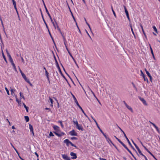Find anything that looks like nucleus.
<instances>
[{
    "instance_id": "nucleus-1",
    "label": "nucleus",
    "mask_w": 160,
    "mask_h": 160,
    "mask_svg": "<svg viewBox=\"0 0 160 160\" xmlns=\"http://www.w3.org/2000/svg\"><path fill=\"white\" fill-rule=\"evenodd\" d=\"M64 142L66 144L67 146H68L69 145V144H70L72 146L75 147L76 148H77V147L73 144L72 142H71L69 140L67 139H66L64 141Z\"/></svg>"
},
{
    "instance_id": "nucleus-2",
    "label": "nucleus",
    "mask_w": 160,
    "mask_h": 160,
    "mask_svg": "<svg viewBox=\"0 0 160 160\" xmlns=\"http://www.w3.org/2000/svg\"><path fill=\"white\" fill-rule=\"evenodd\" d=\"M124 136L125 137V138H126V140H127V141H128V142L129 145L131 146V147H132V149L133 150H134L137 153V154L138 155V152H137V151L132 146V144H131L130 141L128 139V138H127V137L126 136V135L125 133H124Z\"/></svg>"
},
{
    "instance_id": "nucleus-3",
    "label": "nucleus",
    "mask_w": 160,
    "mask_h": 160,
    "mask_svg": "<svg viewBox=\"0 0 160 160\" xmlns=\"http://www.w3.org/2000/svg\"><path fill=\"white\" fill-rule=\"evenodd\" d=\"M132 141L133 144L135 145L136 148L137 149L139 153L141 155H143V154L142 153L141 151L139 148V147H138V146L136 145V144L133 141L132 139Z\"/></svg>"
},
{
    "instance_id": "nucleus-4",
    "label": "nucleus",
    "mask_w": 160,
    "mask_h": 160,
    "mask_svg": "<svg viewBox=\"0 0 160 160\" xmlns=\"http://www.w3.org/2000/svg\"><path fill=\"white\" fill-rule=\"evenodd\" d=\"M94 122H95L97 127L99 129V130H100L101 132L103 134V136H104L105 137H106V136H107L102 131L101 129V128H100L98 126V123L96 121L95 119H94Z\"/></svg>"
},
{
    "instance_id": "nucleus-5",
    "label": "nucleus",
    "mask_w": 160,
    "mask_h": 160,
    "mask_svg": "<svg viewBox=\"0 0 160 160\" xmlns=\"http://www.w3.org/2000/svg\"><path fill=\"white\" fill-rule=\"evenodd\" d=\"M42 1L43 2V5L44 6V8H45V10H46V12H47V13L49 17L50 18V19H52V18L50 15V14H49L48 11V10L47 9V8L46 6V5L45 4V3H44V0H42Z\"/></svg>"
},
{
    "instance_id": "nucleus-6",
    "label": "nucleus",
    "mask_w": 160,
    "mask_h": 160,
    "mask_svg": "<svg viewBox=\"0 0 160 160\" xmlns=\"http://www.w3.org/2000/svg\"><path fill=\"white\" fill-rule=\"evenodd\" d=\"M106 139L107 140V141L109 143V142L112 143V144L114 147L117 150H118V149L117 147L112 142V141L111 140V139L108 137L107 136L106 137H105Z\"/></svg>"
},
{
    "instance_id": "nucleus-7",
    "label": "nucleus",
    "mask_w": 160,
    "mask_h": 160,
    "mask_svg": "<svg viewBox=\"0 0 160 160\" xmlns=\"http://www.w3.org/2000/svg\"><path fill=\"white\" fill-rule=\"evenodd\" d=\"M69 134L72 136H77L78 134L74 130H72V131L69 132Z\"/></svg>"
},
{
    "instance_id": "nucleus-8",
    "label": "nucleus",
    "mask_w": 160,
    "mask_h": 160,
    "mask_svg": "<svg viewBox=\"0 0 160 160\" xmlns=\"http://www.w3.org/2000/svg\"><path fill=\"white\" fill-rule=\"evenodd\" d=\"M70 155L71 156H72L71 157V158L72 159H76L77 158L76 154L73 152H71Z\"/></svg>"
},
{
    "instance_id": "nucleus-9",
    "label": "nucleus",
    "mask_w": 160,
    "mask_h": 160,
    "mask_svg": "<svg viewBox=\"0 0 160 160\" xmlns=\"http://www.w3.org/2000/svg\"><path fill=\"white\" fill-rule=\"evenodd\" d=\"M141 75L142 76L144 79V81H146L147 82H148V81L147 78L145 77V76L144 74L143 73V72L142 70H141Z\"/></svg>"
},
{
    "instance_id": "nucleus-10",
    "label": "nucleus",
    "mask_w": 160,
    "mask_h": 160,
    "mask_svg": "<svg viewBox=\"0 0 160 160\" xmlns=\"http://www.w3.org/2000/svg\"><path fill=\"white\" fill-rule=\"evenodd\" d=\"M62 158L65 160H70V158L67 155L62 154Z\"/></svg>"
},
{
    "instance_id": "nucleus-11",
    "label": "nucleus",
    "mask_w": 160,
    "mask_h": 160,
    "mask_svg": "<svg viewBox=\"0 0 160 160\" xmlns=\"http://www.w3.org/2000/svg\"><path fill=\"white\" fill-rule=\"evenodd\" d=\"M76 128L79 130H81L82 131L83 130V129L82 126L81 125H79L78 123H77Z\"/></svg>"
},
{
    "instance_id": "nucleus-12",
    "label": "nucleus",
    "mask_w": 160,
    "mask_h": 160,
    "mask_svg": "<svg viewBox=\"0 0 160 160\" xmlns=\"http://www.w3.org/2000/svg\"><path fill=\"white\" fill-rule=\"evenodd\" d=\"M71 94H72V97L74 99V102L76 103L77 105L78 106H80L79 104V103L78 102V101L77 100L76 98H75V96L72 93H71Z\"/></svg>"
},
{
    "instance_id": "nucleus-13",
    "label": "nucleus",
    "mask_w": 160,
    "mask_h": 160,
    "mask_svg": "<svg viewBox=\"0 0 160 160\" xmlns=\"http://www.w3.org/2000/svg\"><path fill=\"white\" fill-rule=\"evenodd\" d=\"M40 11H41V15H42V18L43 19V21H44V23H45V24L46 25V28H47L48 29V25L46 23V22L44 18H43V15L42 14V11H41V9H40Z\"/></svg>"
},
{
    "instance_id": "nucleus-14",
    "label": "nucleus",
    "mask_w": 160,
    "mask_h": 160,
    "mask_svg": "<svg viewBox=\"0 0 160 160\" xmlns=\"http://www.w3.org/2000/svg\"><path fill=\"white\" fill-rule=\"evenodd\" d=\"M139 98L140 100L142 101V102L144 105H147V104L146 103V102L143 98H141V97H139Z\"/></svg>"
},
{
    "instance_id": "nucleus-15",
    "label": "nucleus",
    "mask_w": 160,
    "mask_h": 160,
    "mask_svg": "<svg viewBox=\"0 0 160 160\" xmlns=\"http://www.w3.org/2000/svg\"><path fill=\"white\" fill-rule=\"evenodd\" d=\"M53 132L58 137H61L62 136V135H64V133L63 132H62L61 133H58L57 132Z\"/></svg>"
},
{
    "instance_id": "nucleus-16",
    "label": "nucleus",
    "mask_w": 160,
    "mask_h": 160,
    "mask_svg": "<svg viewBox=\"0 0 160 160\" xmlns=\"http://www.w3.org/2000/svg\"><path fill=\"white\" fill-rule=\"evenodd\" d=\"M145 70L146 74H147V75L149 77L151 81V79L152 78L151 76V75L149 72L146 69H145Z\"/></svg>"
},
{
    "instance_id": "nucleus-17",
    "label": "nucleus",
    "mask_w": 160,
    "mask_h": 160,
    "mask_svg": "<svg viewBox=\"0 0 160 160\" xmlns=\"http://www.w3.org/2000/svg\"><path fill=\"white\" fill-rule=\"evenodd\" d=\"M48 74H49L48 73V72H47V70H46L45 74H46V76L47 78L48 79V82H49V83H50V80H49V77Z\"/></svg>"
},
{
    "instance_id": "nucleus-18",
    "label": "nucleus",
    "mask_w": 160,
    "mask_h": 160,
    "mask_svg": "<svg viewBox=\"0 0 160 160\" xmlns=\"http://www.w3.org/2000/svg\"><path fill=\"white\" fill-rule=\"evenodd\" d=\"M140 27H141V28H142V31L143 32V33L145 36V37L146 38H147V36H146V35L145 33V32H144V29H143V26H142V25L141 24H140Z\"/></svg>"
},
{
    "instance_id": "nucleus-19",
    "label": "nucleus",
    "mask_w": 160,
    "mask_h": 160,
    "mask_svg": "<svg viewBox=\"0 0 160 160\" xmlns=\"http://www.w3.org/2000/svg\"><path fill=\"white\" fill-rule=\"evenodd\" d=\"M125 106L129 110H130L131 112H133L132 109L131 107L129 106L127 103H125Z\"/></svg>"
},
{
    "instance_id": "nucleus-20",
    "label": "nucleus",
    "mask_w": 160,
    "mask_h": 160,
    "mask_svg": "<svg viewBox=\"0 0 160 160\" xmlns=\"http://www.w3.org/2000/svg\"><path fill=\"white\" fill-rule=\"evenodd\" d=\"M55 22V23H56V25H57V28L58 29V30L60 32V33L61 34H62V32L61 31V30L60 29V28H59V27L58 25V24L57 23V22H56V21H55V20L54 19Z\"/></svg>"
},
{
    "instance_id": "nucleus-21",
    "label": "nucleus",
    "mask_w": 160,
    "mask_h": 160,
    "mask_svg": "<svg viewBox=\"0 0 160 160\" xmlns=\"http://www.w3.org/2000/svg\"><path fill=\"white\" fill-rule=\"evenodd\" d=\"M2 56L3 58L4 59V60L6 62V63H7V60L6 58L5 57V55H4V53L3 52V50L2 49Z\"/></svg>"
},
{
    "instance_id": "nucleus-22",
    "label": "nucleus",
    "mask_w": 160,
    "mask_h": 160,
    "mask_svg": "<svg viewBox=\"0 0 160 160\" xmlns=\"http://www.w3.org/2000/svg\"><path fill=\"white\" fill-rule=\"evenodd\" d=\"M0 21L1 22L2 25V27H3V31H4V32H5V28H4V25H3V22H2V18L1 17V16H0Z\"/></svg>"
},
{
    "instance_id": "nucleus-23",
    "label": "nucleus",
    "mask_w": 160,
    "mask_h": 160,
    "mask_svg": "<svg viewBox=\"0 0 160 160\" xmlns=\"http://www.w3.org/2000/svg\"><path fill=\"white\" fill-rule=\"evenodd\" d=\"M78 107L82 111V112L84 114V115H85V116L86 117H88V116L86 114V113H85V112H84V111H83V109H82V108L80 106H78Z\"/></svg>"
},
{
    "instance_id": "nucleus-24",
    "label": "nucleus",
    "mask_w": 160,
    "mask_h": 160,
    "mask_svg": "<svg viewBox=\"0 0 160 160\" xmlns=\"http://www.w3.org/2000/svg\"><path fill=\"white\" fill-rule=\"evenodd\" d=\"M71 14H72V18H73V19H74V21L76 22V25H77V27H78V29L79 30V31L80 32V33H81L80 31V29H79V28H78V25H77V23L76 22V21L75 19V18H74V16H73V15L72 14V12H71Z\"/></svg>"
},
{
    "instance_id": "nucleus-25",
    "label": "nucleus",
    "mask_w": 160,
    "mask_h": 160,
    "mask_svg": "<svg viewBox=\"0 0 160 160\" xmlns=\"http://www.w3.org/2000/svg\"><path fill=\"white\" fill-rule=\"evenodd\" d=\"M20 72L22 75V76L23 78H25L26 75H25L22 72V70H21L20 68H19Z\"/></svg>"
},
{
    "instance_id": "nucleus-26",
    "label": "nucleus",
    "mask_w": 160,
    "mask_h": 160,
    "mask_svg": "<svg viewBox=\"0 0 160 160\" xmlns=\"http://www.w3.org/2000/svg\"><path fill=\"white\" fill-rule=\"evenodd\" d=\"M65 47H66V49L67 50L68 53L70 55V56L72 58H73V56H72V55L71 54V53L70 52V51H69V50H68L67 46V45H65Z\"/></svg>"
},
{
    "instance_id": "nucleus-27",
    "label": "nucleus",
    "mask_w": 160,
    "mask_h": 160,
    "mask_svg": "<svg viewBox=\"0 0 160 160\" xmlns=\"http://www.w3.org/2000/svg\"><path fill=\"white\" fill-rule=\"evenodd\" d=\"M53 128L54 130H55L57 131L59 130V127L57 126L54 125L53 126Z\"/></svg>"
},
{
    "instance_id": "nucleus-28",
    "label": "nucleus",
    "mask_w": 160,
    "mask_h": 160,
    "mask_svg": "<svg viewBox=\"0 0 160 160\" xmlns=\"http://www.w3.org/2000/svg\"><path fill=\"white\" fill-rule=\"evenodd\" d=\"M29 128L31 132H33V127L31 124H29Z\"/></svg>"
},
{
    "instance_id": "nucleus-29",
    "label": "nucleus",
    "mask_w": 160,
    "mask_h": 160,
    "mask_svg": "<svg viewBox=\"0 0 160 160\" xmlns=\"http://www.w3.org/2000/svg\"><path fill=\"white\" fill-rule=\"evenodd\" d=\"M62 36V37H63V41H64V45H66V43L67 42V41H66V40L64 37V36H63V34L62 33V34H61Z\"/></svg>"
},
{
    "instance_id": "nucleus-30",
    "label": "nucleus",
    "mask_w": 160,
    "mask_h": 160,
    "mask_svg": "<svg viewBox=\"0 0 160 160\" xmlns=\"http://www.w3.org/2000/svg\"><path fill=\"white\" fill-rule=\"evenodd\" d=\"M23 105L24 106V108H25L26 109V110L27 111V112H28V108H29L28 107H27L26 105L24 104V103H23Z\"/></svg>"
},
{
    "instance_id": "nucleus-31",
    "label": "nucleus",
    "mask_w": 160,
    "mask_h": 160,
    "mask_svg": "<svg viewBox=\"0 0 160 160\" xmlns=\"http://www.w3.org/2000/svg\"><path fill=\"white\" fill-rule=\"evenodd\" d=\"M59 71L60 72V73H61V75H62V72L61 71V70L60 69V68L59 67V64L58 65H56Z\"/></svg>"
},
{
    "instance_id": "nucleus-32",
    "label": "nucleus",
    "mask_w": 160,
    "mask_h": 160,
    "mask_svg": "<svg viewBox=\"0 0 160 160\" xmlns=\"http://www.w3.org/2000/svg\"><path fill=\"white\" fill-rule=\"evenodd\" d=\"M123 7H124V9H125V12L126 13V15H128L129 14L128 13V12L127 9L126 7L124 5H123Z\"/></svg>"
},
{
    "instance_id": "nucleus-33",
    "label": "nucleus",
    "mask_w": 160,
    "mask_h": 160,
    "mask_svg": "<svg viewBox=\"0 0 160 160\" xmlns=\"http://www.w3.org/2000/svg\"><path fill=\"white\" fill-rule=\"evenodd\" d=\"M24 118L26 122H28L29 121V118L28 116H25Z\"/></svg>"
},
{
    "instance_id": "nucleus-34",
    "label": "nucleus",
    "mask_w": 160,
    "mask_h": 160,
    "mask_svg": "<svg viewBox=\"0 0 160 160\" xmlns=\"http://www.w3.org/2000/svg\"><path fill=\"white\" fill-rule=\"evenodd\" d=\"M48 31L49 34V35H50L51 38H52V41H53V43H54V44H55V42H54V39H53V38H52V35H51V34L50 32V31H49V30L48 29Z\"/></svg>"
},
{
    "instance_id": "nucleus-35",
    "label": "nucleus",
    "mask_w": 160,
    "mask_h": 160,
    "mask_svg": "<svg viewBox=\"0 0 160 160\" xmlns=\"http://www.w3.org/2000/svg\"><path fill=\"white\" fill-rule=\"evenodd\" d=\"M28 83H30V81L29 79L27 78L26 77L25 78H23Z\"/></svg>"
},
{
    "instance_id": "nucleus-36",
    "label": "nucleus",
    "mask_w": 160,
    "mask_h": 160,
    "mask_svg": "<svg viewBox=\"0 0 160 160\" xmlns=\"http://www.w3.org/2000/svg\"><path fill=\"white\" fill-rule=\"evenodd\" d=\"M152 28L154 30V31L157 33H158V31L157 30V28H156V27L155 26H152Z\"/></svg>"
},
{
    "instance_id": "nucleus-37",
    "label": "nucleus",
    "mask_w": 160,
    "mask_h": 160,
    "mask_svg": "<svg viewBox=\"0 0 160 160\" xmlns=\"http://www.w3.org/2000/svg\"><path fill=\"white\" fill-rule=\"evenodd\" d=\"M150 50H151V51L152 54V55L153 56V58H154V55L153 51L152 49L151 46L150 47Z\"/></svg>"
},
{
    "instance_id": "nucleus-38",
    "label": "nucleus",
    "mask_w": 160,
    "mask_h": 160,
    "mask_svg": "<svg viewBox=\"0 0 160 160\" xmlns=\"http://www.w3.org/2000/svg\"><path fill=\"white\" fill-rule=\"evenodd\" d=\"M51 21V22H52V23L53 25V26L54 27V28L56 29V26H55V24L54 23V22H53L52 19H52H50Z\"/></svg>"
},
{
    "instance_id": "nucleus-39",
    "label": "nucleus",
    "mask_w": 160,
    "mask_h": 160,
    "mask_svg": "<svg viewBox=\"0 0 160 160\" xmlns=\"http://www.w3.org/2000/svg\"><path fill=\"white\" fill-rule=\"evenodd\" d=\"M58 122L60 124L61 127L62 128H63L64 127L63 125L62 124V121H58Z\"/></svg>"
},
{
    "instance_id": "nucleus-40",
    "label": "nucleus",
    "mask_w": 160,
    "mask_h": 160,
    "mask_svg": "<svg viewBox=\"0 0 160 160\" xmlns=\"http://www.w3.org/2000/svg\"><path fill=\"white\" fill-rule=\"evenodd\" d=\"M10 91L11 92V94L12 95H14V93L13 92V91H15V90H14L13 89H11V90H10Z\"/></svg>"
},
{
    "instance_id": "nucleus-41",
    "label": "nucleus",
    "mask_w": 160,
    "mask_h": 160,
    "mask_svg": "<svg viewBox=\"0 0 160 160\" xmlns=\"http://www.w3.org/2000/svg\"><path fill=\"white\" fill-rule=\"evenodd\" d=\"M148 152L153 157V158H154L155 159H156V160H157L156 158H155V156L152 154V153H151V152L149 151H148Z\"/></svg>"
},
{
    "instance_id": "nucleus-42",
    "label": "nucleus",
    "mask_w": 160,
    "mask_h": 160,
    "mask_svg": "<svg viewBox=\"0 0 160 160\" xmlns=\"http://www.w3.org/2000/svg\"><path fill=\"white\" fill-rule=\"evenodd\" d=\"M54 58L55 60V61L56 65H58V61L56 59V58L55 56V55H54Z\"/></svg>"
},
{
    "instance_id": "nucleus-43",
    "label": "nucleus",
    "mask_w": 160,
    "mask_h": 160,
    "mask_svg": "<svg viewBox=\"0 0 160 160\" xmlns=\"http://www.w3.org/2000/svg\"><path fill=\"white\" fill-rule=\"evenodd\" d=\"M49 100L50 101V102L51 103V106L52 107V106H53L52 103H53V100L52 98H51L50 97L49 98Z\"/></svg>"
},
{
    "instance_id": "nucleus-44",
    "label": "nucleus",
    "mask_w": 160,
    "mask_h": 160,
    "mask_svg": "<svg viewBox=\"0 0 160 160\" xmlns=\"http://www.w3.org/2000/svg\"><path fill=\"white\" fill-rule=\"evenodd\" d=\"M132 85L134 88L137 91V88L136 87L134 84L133 83V82H132Z\"/></svg>"
},
{
    "instance_id": "nucleus-45",
    "label": "nucleus",
    "mask_w": 160,
    "mask_h": 160,
    "mask_svg": "<svg viewBox=\"0 0 160 160\" xmlns=\"http://www.w3.org/2000/svg\"><path fill=\"white\" fill-rule=\"evenodd\" d=\"M20 96L21 97H22L24 99V96L23 95V94L21 92H20Z\"/></svg>"
},
{
    "instance_id": "nucleus-46",
    "label": "nucleus",
    "mask_w": 160,
    "mask_h": 160,
    "mask_svg": "<svg viewBox=\"0 0 160 160\" xmlns=\"http://www.w3.org/2000/svg\"><path fill=\"white\" fill-rule=\"evenodd\" d=\"M6 52L7 54V56L8 58L11 57V56L9 52H8V51L7 50H6Z\"/></svg>"
},
{
    "instance_id": "nucleus-47",
    "label": "nucleus",
    "mask_w": 160,
    "mask_h": 160,
    "mask_svg": "<svg viewBox=\"0 0 160 160\" xmlns=\"http://www.w3.org/2000/svg\"><path fill=\"white\" fill-rule=\"evenodd\" d=\"M5 89L7 92V94L8 95H9L10 94H9V90H8V88L6 87H5Z\"/></svg>"
},
{
    "instance_id": "nucleus-48",
    "label": "nucleus",
    "mask_w": 160,
    "mask_h": 160,
    "mask_svg": "<svg viewBox=\"0 0 160 160\" xmlns=\"http://www.w3.org/2000/svg\"><path fill=\"white\" fill-rule=\"evenodd\" d=\"M111 8H112V11L113 12V13L114 16L116 17V14H115V12L113 10V8H112V6L111 7Z\"/></svg>"
},
{
    "instance_id": "nucleus-49",
    "label": "nucleus",
    "mask_w": 160,
    "mask_h": 160,
    "mask_svg": "<svg viewBox=\"0 0 160 160\" xmlns=\"http://www.w3.org/2000/svg\"><path fill=\"white\" fill-rule=\"evenodd\" d=\"M9 60L11 63V62H13V59H12V58L11 57L9 58Z\"/></svg>"
},
{
    "instance_id": "nucleus-50",
    "label": "nucleus",
    "mask_w": 160,
    "mask_h": 160,
    "mask_svg": "<svg viewBox=\"0 0 160 160\" xmlns=\"http://www.w3.org/2000/svg\"><path fill=\"white\" fill-rule=\"evenodd\" d=\"M71 139L72 140H74V139L77 140L78 139V138L76 137H73L71 138Z\"/></svg>"
},
{
    "instance_id": "nucleus-51",
    "label": "nucleus",
    "mask_w": 160,
    "mask_h": 160,
    "mask_svg": "<svg viewBox=\"0 0 160 160\" xmlns=\"http://www.w3.org/2000/svg\"><path fill=\"white\" fill-rule=\"evenodd\" d=\"M154 127H155V128L156 129L157 131L158 132H159V128H158V127H157L156 125V126H155Z\"/></svg>"
},
{
    "instance_id": "nucleus-52",
    "label": "nucleus",
    "mask_w": 160,
    "mask_h": 160,
    "mask_svg": "<svg viewBox=\"0 0 160 160\" xmlns=\"http://www.w3.org/2000/svg\"><path fill=\"white\" fill-rule=\"evenodd\" d=\"M49 136H54V135L52 132H50V133H49Z\"/></svg>"
},
{
    "instance_id": "nucleus-53",
    "label": "nucleus",
    "mask_w": 160,
    "mask_h": 160,
    "mask_svg": "<svg viewBox=\"0 0 160 160\" xmlns=\"http://www.w3.org/2000/svg\"><path fill=\"white\" fill-rule=\"evenodd\" d=\"M16 102L18 103V104H19L20 103L21 101H19L18 99V98H17L16 99Z\"/></svg>"
},
{
    "instance_id": "nucleus-54",
    "label": "nucleus",
    "mask_w": 160,
    "mask_h": 160,
    "mask_svg": "<svg viewBox=\"0 0 160 160\" xmlns=\"http://www.w3.org/2000/svg\"><path fill=\"white\" fill-rule=\"evenodd\" d=\"M86 23L88 25V27H89L90 31H91V28L90 27V25L87 22H86Z\"/></svg>"
},
{
    "instance_id": "nucleus-55",
    "label": "nucleus",
    "mask_w": 160,
    "mask_h": 160,
    "mask_svg": "<svg viewBox=\"0 0 160 160\" xmlns=\"http://www.w3.org/2000/svg\"><path fill=\"white\" fill-rule=\"evenodd\" d=\"M86 30V32L87 33L88 35V36L91 39H92L91 38L90 36V35L88 33V31L86 30Z\"/></svg>"
},
{
    "instance_id": "nucleus-56",
    "label": "nucleus",
    "mask_w": 160,
    "mask_h": 160,
    "mask_svg": "<svg viewBox=\"0 0 160 160\" xmlns=\"http://www.w3.org/2000/svg\"><path fill=\"white\" fill-rule=\"evenodd\" d=\"M126 16H127V18H128V19L129 21V22H130V18L129 17V14L127 15Z\"/></svg>"
},
{
    "instance_id": "nucleus-57",
    "label": "nucleus",
    "mask_w": 160,
    "mask_h": 160,
    "mask_svg": "<svg viewBox=\"0 0 160 160\" xmlns=\"http://www.w3.org/2000/svg\"><path fill=\"white\" fill-rule=\"evenodd\" d=\"M73 123L74 124H76V126H77V123H78V122L77 121H73Z\"/></svg>"
},
{
    "instance_id": "nucleus-58",
    "label": "nucleus",
    "mask_w": 160,
    "mask_h": 160,
    "mask_svg": "<svg viewBox=\"0 0 160 160\" xmlns=\"http://www.w3.org/2000/svg\"><path fill=\"white\" fill-rule=\"evenodd\" d=\"M11 63L12 65V66L13 67H15V64L13 62H11Z\"/></svg>"
},
{
    "instance_id": "nucleus-59",
    "label": "nucleus",
    "mask_w": 160,
    "mask_h": 160,
    "mask_svg": "<svg viewBox=\"0 0 160 160\" xmlns=\"http://www.w3.org/2000/svg\"><path fill=\"white\" fill-rule=\"evenodd\" d=\"M12 2L14 6H16V3L15 1H13V2Z\"/></svg>"
},
{
    "instance_id": "nucleus-60",
    "label": "nucleus",
    "mask_w": 160,
    "mask_h": 160,
    "mask_svg": "<svg viewBox=\"0 0 160 160\" xmlns=\"http://www.w3.org/2000/svg\"><path fill=\"white\" fill-rule=\"evenodd\" d=\"M122 145L124 147V148L125 149H126L128 148L126 146V145L124 144V143H123V144Z\"/></svg>"
},
{
    "instance_id": "nucleus-61",
    "label": "nucleus",
    "mask_w": 160,
    "mask_h": 160,
    "mask_svg": "<svg viewBox=\"0 0 160 160\" xmlns=\"http://www.w3.org/2000/svg\"><path fill=\"white\" fill-rule=\"evenodd\" d=\"M122 145L124 147V148L125 149H126L128 148L126 146V145L124 144V143H123V144Z\"/></svg>"
},
{
    "instance_id": "nucleus-62",
    "label": "nucleus",
    "mask_w": 160,
    "mask_h": 160,
    "mask_svg": "<svg viewBox=\"0 0 160 160\" xmlns=\"http://www.w3.org/2000/svg\"><path fill=\"white\" fill-rule=\"evenodd\" d=\"M143 147H144V149L148 152V151H149L146 148V147L143 145Z\"/></svg>"
},
{
    "instance_id": "nucleus-63",
    "label": "nucleus",
    "mask_w": 160,
    "mask_h": 160,
    "mask_svg": "<svg viewBox=\"0 0 160 160\" xmlns=\"http://www.w3.org/2000/svg\"><path fill=\"white\" fill-rule=\"evenodd\" d=\"M149 122H150V123L151 124H152V125L154 127L155 126H156V125H155V124H154V123H152V122H150V121H149Z\"/></svg>"
},
{
    "instance_id": "nucleus-64",
    "label": "nucleus",
    "mask_w": 160,
    "mask_h": 160,
    "mask_svg": "<svg viewBox=\"0 0 160 160\" xmlns=\"http://www.w3.org/2000/svg\"><path fill=\"white\" fill-rule=\"evenodd\" d=\"M99 159L100 160H107L106 159L102 158H100Z\"/></svg>"
}]
</instances>
